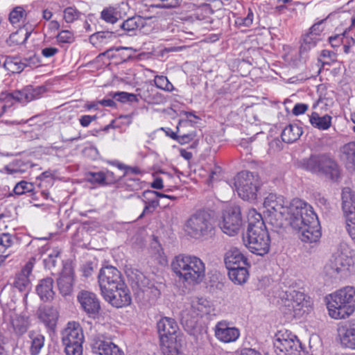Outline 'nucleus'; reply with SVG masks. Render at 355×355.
<instances>
[{
  "mask_svg": "<svg viewBox=\"0 0 355 355\" xmlns=\"http://www.w3.org/2000/svg\"><path fill=\"white\" fill-rule=\"evenodd\" d=\"M306 203L299 198L288 202L282 196L270 193L265 198L263 205L266 209L268 222L273 227L281 228L288 225L293 216L302 211Z\"/></svg>",
  "mask_w": 355,
  "mask_h": 355,
  "instance_id": "1",
  "label": "nucleus"
},
{
  "mask_svg": "<svg viewBox=\"0 0 355 355\" xmlns=\"http://www.w3.org/2000/svg\"><path fill=\"white\" fill-rule=\"evenodd\" d=\"M248 225L243 236L245 245L249 250L259 256L269 252L270 239L262 216L255 209H250L248 214Z\"/></svg>",
  "mask_w": 355,
  "mask_h": 355,
  "instance_id": "2",
  "label": "nucleus"
},
{
  "mask_svg": "<svg viewBox=\"0 0 355 355\" xmlns=\"http://www.w3.org/2000/svg\"><path fill=\"white\" fill-rule=\"evenodd\" d=\"M288 225L300 233V238L304 243H316L321 237V227L313 207L306 204L297 216H293Z\"/></svg>",
  "mask_w": 355,
  "mask_h": 355,
  "instance_id": "3",
  "label": "nucleus"
},
{
  "mask_svg": "<svg viewBox=\"0 0 355 355\" xmlns=\"http://www.w3.org/2000/svg\"><path fill=\"white\" fill-rule=\"evenodd\" d=\"M171 268L180 279L189 284H200L205 277V263L196 256L179 254L173 260Z\"/></svg>",
  "mask_w": 355,
  "mask_h": 355,
  "instance_id": "4",
  "label": "nucleus"
},
{
  "mask_svg": "<svg viewBox=\"0 0 355 355\" xmlns=\"http://www.w3.org/2000/svg\"><path fill=\"white\" fill-rule=\"evenodd\" d=\"M327 309L331 318L338 320L345 319L355 311V289L345 287L329 295Z\"/></svg>",
  "mask_w": 355,
  "mask_h": 355,
  "instance_id": "5",
  "label": "nucleus"
},
{
  "mask_svg": "<svg viewBox=\"0 0 355 355\" xmlns=\"http://www.w3.org/2000/svg\"><path fill=\"white\" fill-rule=\"evenodd\" d=\"M299 168L313 174L324 176L331 180H336L340 175L338 166L328 154H313L308 158L298 162Z\"/></svg>",
  "mask_w": 355,
  "mask_h": 355,
  "instance_id": "6",
  "label": "nucleus"
},
{
  "mask_svg": "<svg viewBox=\"0 0 355 355\" xmlns=\"http://www.w3.org/2000/svg\"><path fill=\"white\" fill-rule=\"evenodd\" d=\"M214 221L211 214L199 210L192 214L186 221L185 231L191 237L201 239L213 234Z\"/></svg>",
  "mask_w": 355,
  "mask_h": 355,
  "instance_id": "7",
  "label": "nucleus"
},
{
  "mask_svg": "<svg viewBox=\"0 0 355 355\" xmlns=\"http://www.w3.org/2000/svg\"><path fill=\"white\" fill-rule=\"evenodd\" d=\"M45 90L44 87H33L28 85L21 90H16L12 93H1L0 96V117L12 107L15 102L27 103L40 98Z\"/></svg>",
  "mask_w": 355,
  "mask_h": 355,
  "instance_id": "8",
  "label": "nucleus"
},
{
  "mask_svg": "<svg viewBox=\"0 0 355 355\" xmlns=\"http://www.w3.org/2000/svg\"><path fill=\"white\" fill-rule=\"evenodd\" d=\"M234 186L242 199L255 200L259 187V177L252 172L241 171L234 177Z\"/></svg>",
  "mask_w": 355,
  "mask_h": 355,
  "instance_id": "9",
  "label": "nucleus"
},
{
  "mask_svg": "<svg viewBox=\"0 0 355 355\" xmlns=\"http://www.w3.org/2000/svg\"><path fill=\"white\" fill-rule=\"evenodd\" d=\"M162 347H180L182 336L175 320L171 318H162L157 324Z\"/></svg>",
  "mask_w": 355,
  "mask_h": 355,
  "instance_id": "10",
  "label": "nucleus"
},
{
  "mask_svg": "<svg viewBox=\"0 0 355 355\" xmlns=\"http://www.w3.org/2000/svg\"><path fill=\"white\" fill-rule=\"evenodd\" d=\"M354 263L352 252L346 244H340L332 254L326 266L331 275L346 272Z\"/></svg>",
  "mask_w": 355,
  "mask_h": 355,
  "instance_id": "11",
  "label": "nucleus"
},
{
  "mask_svg": "<svg viewBox=\"0 0 355 355\" xmlns=\"http://www.w3.org/2000/svg\"><path fill=\"white\" fill-rule=\"evenodd\" d=\"M242 226L241 209L237 205L227 206L223 211L219 227L223 233L233 236L239 232Z\"/></svg>",
  "mask_w": 355,
  "mask_h": 355,
  "instance_id": "12",
  "label": "nucleus"
},
{
  "mask_svg": "<svg viewBox=\"0 0 355 355\" xmlns=\"http://www.w3.org/2000/svg\"><path fill=\"white\" fill-rule=\"evenodd\" d=\"M342 205L345 216V230L355 244V193L349 187L343 189Z\"/></svg>",
  "mask_w": 355,
  "mask_h": 355,
  "instance_id": "13",
  "label": "nucleus"
},
{
  "mask_svg": "<svg viewBox=\"0 0 355 355\" xmlns=\"http://www.w3.org/2000/svg\"><path fill=\"white\" fill-rule=\"evenodd\" d=\"M299 340L287 331H279L274 340L275 351L277 355H292L297 350Z\"/></svg>",
  "mask_w": 355,
  "mask_h": 355,
  "instance_id": "14",
  "label": "nucleus"
},
{
  "mask_svg": "<svg viewBox=\"0 0 355 355\" xmlns=\"http://www.w3.org/2000/svg\"><path fill=\"white\" fill-rule=\"evenodd\" d=\"M98 278L101 293L112 290L115 286H123V284L125 283L121 272L112 266L103 267L99 272Z\"/></svg>",
  "mask_w": 355,
  "mask_h": 355,
  "instance_id": "15",
  "label": "nucleus"
},
{
  "mask_svg": "<svg viewBox=\"0 0 355 355\" xmlns=\"http://www.w3.org/2000/svg\"><path fill=\"white\" fill-rule=\"evenodd\" d=\"M92 352L98 355H124L123 351L103 335L92 336L89 343Z\"/></svg>",
  "mask_w": 355,
  "mask_h": 355,
  "instance_id": "16",
  "label": "nucleus"
},
{
  "mask_svg": "<svg viewBox=\"0 0 355 355\" xmlns=\"http://www.w3.org/2000/svg\"><path fill=\"white\" fill-rule=\"evenodd\" d=\"M185 119H181L179 121L177 126V132H174L171 129H168L171 132L170 137L174 140H176L180 144H186L193 140L196 137V132L195 130L189 131L186 133L184 130V128L193 127V125L196 123V121H193L189 119L191 116L198 119V117L192 112H186L184 113Z\"/></svg>",
  "mask_w": 355,
  "mask_h": 355,
  "instance_id": "17",
  "label": "nucleus"
},
{
  "mask_svg": "<svg viewBox=\"0 0 355 355\" xmlns=\"http://www.w3.org/2000/svg\"><path fill=\"white\" fill-rule=\"evenodd\" d=\"M104 299L116 308L126 306L131 303V296L125 284L101 293Z\"/></svg>",
  "mask_w": 355,
  "mask_h": 355,
  "instance_id": "18",
  "label": "nucleus"
},
{
  "mask_svg": "<svg viewBox=\"0 0 355 355\" xmlns=\"http://www.w3.org/2000/svg\"><path fill=\"white\" fill-rule=\"evenodd\" d=\"M35 259L31 258L24 266L21 270L17 272L15 277L12 285L19 292L24 293V296L27 297L31 289V276L34 267Z\"/></svg>",
  "mask_w": 355,
  "mask_h": 355,
  "instance_id": "19",
  "label": "nucleus"
},
{
  "mask_svg": "<svg viewBox=\"0 0 355 355\" xmlns=\"http://www.w3.org/2000/svg\"><path fill=\"white\" fill-rule=\"evenodd\" d=\"M282 302L288 311L293 312L295 316L302 315L305 312L303 309L306 308L309 303L303 293L295 290L286 292Z\"/></svg>",
  "mask_w": 355,
  "mask_h": 355,
  "instance_id": "20",
  "label": "nucleus"
},
{
  "mask_svg": "<svg viewBox=\"0 0 355 355\" xmlns=\"http://www.w3.org/2000/svg\"><path fill=\"white\" fill-rule=\"evenodd\" d=\"M81 309L89 317L96 318L101 311V304L96 295L88 291H81L77 295Z\"/></svg>",
  "mask_w": 355,
  "mask_h": 355,
  "instance_id": "21",
  "label": "nucleus"
},
{
  "mask_svg": "<svg viewBox=\"0 0 355 355\" xmlns=\"http://www.w3.org/2000/svg\"><path fill=\"white\" fill-rule=\"evenodd\" d=\"M127 274L133 288H137L143 293L149 292L154 296L160 294L159 291L155 286L154 282L147 278L141 271L133 269L128 271Z\"/></svg>",
  "mask_w": 355,
  "mask_h": 355,
  "instance_id": "22",
  "label": "nucleus"
},
{
  "mask_svg": "<svg viewBox=\"0 0 355 355\" xmlns=\"http://www.w3.org/2000/svg\"><path fill=\"white\" fill-rule=\"evenodd\" d=\"M214 334L220 342L229 343L235 342L239 338L240 331L236 327H231L227 321L221 320L216 323Z\"/></svg>",
  "mask_w": 355,
  "mask_h": 355,
  "instance_id": "23",
  "label": "nucleus"
},
{
  "mask_svg": "<svg viewBox=\"0 0 355 355\" xmlns=\"http://www.w3.org/2000/svg\"><path fill=\"white\" fill-rule=\"evenodd\" d=\"M37 315L46 328L50 330L55 329L59 316L55 307L49 305L40 306L37 311Z\"/></svg>",
  "mask_w": 355,
  "mask_h": 355,
  "instance_id": "24",
  "label": "nucleus"
},
{
  "mask_svg": "<svg viewBox=\"0 0 355 355\" xmlns=\"http://www.w3.org/2000/svg\"><path fill=\"white\" fill-rule=\"evenodd\" d=\"M40 187V184L35 187L31 182L21 180L15 184L12 191L17 196L28 194L29 196H31L34 200H38L37 194L40 192L44 198L47 199L49 193L46 190L41 191Z\"/></svg>",
  "mask_w": 355,
  "mask_h": 355,
  "instance_id": "25",
  "label": "nucleus"
},
{
  "mask_svg": "<svg viewBox=\"0 0 355 355\" xmlns=\"http://www.w3.org/2000/svg\"><path fill=\"white\" fill-rule=\"evenodd\" d=\"M139 31L144 34H150L162 31L166 27V20L162 17L153 16L150 17H141Z\"/></svg>",
  "mask_w": 355,
  "mask_h": 355,
  "instance_id": "26",
  "label": "nucleus"
},
{
  "mask_svg": "<svg viewBox=\"0 0 355 355\" xmlns=\"http://www.w3.org/2000/svg\"><path fill=\"white\" fill-rule=\"evenodd\" d=\"M339 336L343 347L355 349V321L342 327L339 329Z\"/></svg>",
  "mask_w": 355,
  "mask_h": 355,
  "instance_id": "27",
  "label": "nucleus"
},
{
  "mask_svg": "<svg viewBox=\"0 0 355 355\" xmlns=\"http://www.w3.org/2000/svg\"><path fill=\"white\" fill-rule=\"evenodd\" d=\"M75 340H84V335L80 324L76 322H70L62 332L63 343Z\"/></svg>",
  "mask_w": 355,
  "mask_h": 355,
  "instance_id": "28",
  "label": "nucleus"
},
{
  "mask_svg": "<svg viewBox=\"0 0 355 355\" xmlns=\"http://www.w3.org/2000/svg\"><path fill=\"white\" fill-rule=\"evenodd\" d=\"M36 292L42 301H51L55 295L53 279L46 277L41 279L36 286Z\"/></svg>",
  "mask_w": 355,
  "mask_h": 355,
  "instance_id": "29",
  "label": "nucleus"
},
{
  "mask_svg": "<svg viewBox=\"0 0 355 355\" xmlns=\"http://www.w3.org/2000/svg\"><path fill=\"white\" fill-rule=\"evenodd\" d=\"M224 261L227 269L236 266L248 265L247 259L236 248H232L225 253Z\"/></svg>",
  "mask_w": 355,
  "mask_h": 355,
  "instance_id": "30",
  "label": "nucleus"
},
{
  "mask_svg": "<svg viewBox=\"0 0 355 355\" xmlns=\"http://www.w3.org/2000/svg\"><path fill=\"white\" fill-rule=\"evenodd\" d=\"M14 241L15 236L8 233L0 235V263L12 253V247Z\"/></svg>",
  "mask_w": 355,
  "mask_h": 355,
  "instance_id": "31",
  "label": "nucleus"
},
{
  "mask_svg": "<svg viewBox=\"0 0 355 355\" xmlns=\"http://www.w3.org/2000/svg\"><path fill=\"white\" fill-rule=\"evenodd\" d=\"M309 118L311 125L320 130H327L331 126L332 117L329 114L321 116L318 112H313Z\"/></svg>",
  "mask_w": 355,
  "mask_h": 355,
  "instance_id": "32",
  "label": "nucleus"
},
{
  "mask_svg": "<svg viewBox=\"0 0 355 355\" xmlns=\"http://www.w3.org/2000/svg\"><path fill=\"white\" fill-rule=\"evenodd\" d=\"M248 265L236 266L228 269V275L230 279L236 284H242L245 283L248 278Z\"/></svg>",
  "mask_w": 355,
  "mask_h": 355,
  "instance_id": "33",
  "label": "nucleus"
},
{
  "mask_svg": "<svg viewBox=\"0 0 355 355\" xmlns=\"http://www.w3.org/2000/svg\"><path fill=\"white\" fill-rule=\"evenodd\" d=\"M302 134L301 127L296 124H290L283 130L281 137L284 142L289 144L297 141Z\"/></svg>",
  "mask_w": 355,
  "mask_h": 355,
  "instance_id": "34",
  "label": "nucleus"
},
{
  "mask_svg": "<svg viewBox=\"0 0 355 355\" xmlns=\"http://www.w3.org/2000/svg\"><path fill=\"white\" fill-rule=\"evenodd\" d=\"M317 44L315 40L308 37H303V42L300 46L298 60L301 64H304L310 58L311 49L315 47Z\"/></svg>",
  "mask_w": 355,
  "mask_h": 355,
  "instance_id": "35",
  "label": "nucleus"
},
{
  "mask_svg": "<svg viewBox=\"0 0 355 355\" xmlns=\"http://www.w3.org/2000/svg\"><path fill=\"white\" fill-rule=\"evenodd\" d=\"M31 355H38L44 345V336L33 331L28 332Z\"/></svg>",
  "mask_w": 355,
  "mask_h": 355,
  "instance_id": "36",
  "label": "nucleus"
},
{
  "mask_svg": "<svg viewBox=\"0 0 355 355\" xmlns=\"http://www.w3.org/2000/svg\"><path fill=\"white\" fill-rule=\"evenodd\" d=\"M31 34V31L24 28H20L16 32L10 34L9 38L6 40V43L9 46L22 44L26 42Z\"/></svg>",
  "mask_w": 355,
  "mask_h": 355,
  "instance_id": "37",
  "label": "nucleus"
},
{
  "mask_svg": "<svg viewBox=\"0 0 355 355\" xmlns=\"http://www.w3.org/2000/svg\"><path fill=\"white\" fill-rule=\"evenodd\" d=\"M341 151L347 168L355 171V142L345 144Z\"/></svg>",
  "mask_w": 355,
  "mask_h": 355,
  "instance_id": "38",
  "label": "nucleus"
},
{
  "mask_svg": "<svg viewBox=\"0 0 355 355\" xmlns=\"http://www.w3.org/2000/svg\"><path fill=\"white\" fill-rule=\"evenodd\" d=\"M191 308L197 315L202 316L211 311V302L203 297H197L192 301Z\"/></svg>",
  "mask_w": 355,
  "mask_h": 355,
  "instance_id": "39",
  "label": "nucleus"
},
{
  "mask_svg": "<svg viewBox=\"0 0 355 355\" xmlns=\"http://www.w3.org/2000/svg\"><path fill=\"white\" fill-rule=\"evenodd\" d=\"M141 16H134L125 20L121 25V28L129 35L135 34V31L139 30Z\"/></svg>",
  "mask_w": 355,
  "mask_h": 355,
  "instance_id": "40",
  "label": "nucleus"
},
{
  "mask_svg": "<svg viewBox=\"0 0 355 355\" xmlns=\"http://www.w3.org/2000/svg\"><path fill=\"white\" fill-rule=\"evenodd\" d=\"M327 18L320 20L315 23L310 28L309 32L304 35V37H308L315 40V43L317 44L320 40V36L323 31L324 30V23L327 21Z\"/></svg>",
  "mask_w": 355,
  "mask_h": 355,
  "instance_id": "41",
  "label": "nucleus"
},
{
  "mask_svg": "<svg viewBox=\"0 0 355 355\" xmlns=\"http://www.w3.org/2000/svg\"><path fill=\"white\" fill-rule=\"evenodd\" d=\"M3 66L11 73H20L24 69L26 64L21 62L17 58L8 57L5 59Z\"/></svg>",
  "mask_w": 355,
  "mask_h": 355,
  "instance_id": "42",
  "label": "nucleus"
},
{
  "mask_svg": "<svg viewBox=\"0 0 355 355\" xmlns=\"http://www.w3.org/2000/svg\"><path fill=\"white\" fill-rule=\"evenodd\" d=\"M109 175H113V172L109 171H107L106 173L103 171L88 172L86 174V178L87 181L92 184H103L108 180Z\"/></svg>",
  "mask_w": 355,
  "mask_h": 355,
  "instance_id": "43",
  "label": "nucleus"
},
{
  "mask_svg": "<svg viewBox=\"0 0 355 355\" xmlns=\"http://www.w3.org/2000/svg\"><path fill=\"white\" fill-rule=\"evenodd\" d=\"M112 98L123 103H138L139 98L136 94L125 92H110L109 94Z\"/></svg>",
  "mask_w": 355,
  "mask_h": 355,
  "instance_id": "44",
  "label": "nucleus"
},
{
  "mask_svg": "<svg viewBox=\"0 0 355 355\" xmlns=\"http://www.w3.org/2000/svg\"><path fill=\"white\" fill-rule=\"evenodd\" d=\"M33 165L29 162H24L21 159L16 160L12 166L7 167L6 169L10 174L24 173L31 168Z\"/></svg>",
  "mask_w": 355,
  "mask_h": 355,
  "instance_id": "45",
  "label": "nucleus"
},
{
  "mask_svg": "<svg viewBox=\"0 0 355 355\" xmlns=\"http://www.w3.org/2000/svg\"><path fill=\"white\" fill-rule=\"evenodd\" d=\"M355 26V17L351 18V25L345 28V31L340 34H336L334 36L329 37V42L333 47L340 46L341 43L344 42V36H345L348 32H349L353 27Z\"/></svg>",
  "mask_w": 355,
  "mask_h": 355,
  "instance_id": "46",
  "label": "nucleus"
},
{
  "mask_svg": "<svg viewBox=\"0 0 355 355\" xmlns=\"http://www.w3.org/2000/svg\"><path fill=\"white\" fill-rule=\"evenodd\" d=\"M26 12L22 6H17L9 15V20L13 25L18 24L26 17Z\"/></svg>",
  "mask_w": 355,
  "mask_h": 355,
  "instance_id": "47",
  "label": "nucleus"
},
{
  "mask_svg": "<svg viewBox=\"0 0 355 355\" xmlns=\"http://www.w3.org/2000/svg\"><path fill=\"white\" fill-rule=\"evenodd\" d=\"M60 293L64 295H69L72 291L71 279L69 277H61L58 279Z\"/></svg>",
  "mask_w": 355,
  "mask_h": 355,
  "instance_id": "48",
  "label": "nucleus"
},
{
  "mask_svg": "<svg viewBox=\"0 0 355 355\" xmlns=\"http://www.w3.org/2000/svg\"><path fill=\"white\" fill-rule=\"evenodd\" d=\"M155 86L162 90L166 92H172L175 90V87L173 84L168 80L166 76H156L154 78Z\"/></svg>",
  "mask_w": 355,
  "mask_h": 355,
  "instance_id": "49",
  "label": "nucleus"
},
{
  "mask_svg": "<svg viewBox=\"0 0 355 355\" xmlns=\"http://www.w3.org/2000/svg\"><path fill=\"white\" fill-rule=\"evenodd\" d=\"M60 255V250L58 249L53 250V251L44 259V263L46 268L51 270L57 265V259Z\"/></svg>",
  "mask_w": 355,
  "mask_h": 355,
  "instance_id": "50",
  "label": "nucleus"
},
{
  "mask_svg": "<svg viewBox=\"0 0 355 355\" xmlns=\"http://www.w3.org/2000/svg\"><path fill=\"white\" fill-rule=\"evenodd\" d=\"M64 19L67 23H72L78 19L81 12L74 7H67L64 10Z\"/></svg>",
  "mask_w": 355,
  "mask_h": 355,
  "instance_id": "51",
  "label": "nucleus"
},
{
  "mask_svg": "<svg viewBox=\"0 0 355 355\" xmlns=\"http://www.w3.org/2000/svg\"><path fill=\"white\" fill-rule=\"evenodd\" d=\"M101 18L107 23L114 24L118 21V13L114 8H105L101 12Z\"/></svg>",
  "mask_w": 355,
  "mask_h": 355,
  "instance_id": "52",
  "label": "nucleus"
},
{
  "mask_svg": "<svg viewBox=\"0 0 355 355\" xmlns=\"http://www.w3.org/2000/svg\"><path fill=\"white\" fill-rule=\"evenodd\" d=\"M253 19L254 13L251 9H249L245 17H239L236 19L235 24L239 27H250L252 24Z\"/></svg>",
  "mask_w": 355,
  "mask_h": 355,
  "instance_id": "53",
  "label": "nucleus"
},
{
  "mask_svg": "<svg viewBox=\"0 0 355 355\" xmlns=\"http://www.w3.org/2000/svg\"><path fill=\"white\" fill-rule=\"evenodd\" d=\"M56 38L60 43H72L74 40L73 33L67 30L60 32Z\"/></svg>",
  "mask_w": 355,
  "mask_h": 355,
  "instance_id": "54",
  "label": "nucleus"
},
{
  "mask_svg": "<svg viewBox=\"0 0 355 355\" xmlns=\"http://www.w3.org/2000/svg\"><path fill=\"white\" fill-rule=\"evenodd\" d=\"M83 155L92 159H96L98 157L99 153L98 149L92 145L86 146L83 150Z\"/></svg>",
  "mask_w": 355,
  "mask_h": 355,
  "instance_id": "55",
  "label": "nucleus"
},
{
  "mask_svg": "<svg viewBox=\"0 0 355 355\" xmlns=\"http://www.w3.org/2000/svg\"><path fill=\"white\" fill-rule=\"evenodd\" d=\"M178 3V0H159V3L153 4V6L159 8H169L175 7Z\"/></svg>",
  "mask_w": 355,
  "mask_h": 355,
  "instance_id": "56",
  "label": "nucleus"
},
{
  "mask_svg": "<svg viewBox=\"0 0 355 355\" xmlns=\"http://www.w3.org/2000/svg\"><path fill=\"white\" fill-rule=\"evenodd\" d=\"M59 52V49L55 47H46L42 49V55L46 58H51Z\"/></svg>",
  "mask_w": 355,
  "mask_h": 355,
  "instance_id": "57",
  "label": "nucleus"
},
{
  "mask_svg": "<svg viewBox=\"0 0 355 355\" xmlns=\"http://www.w3.org/2000/svg\"><path fill=\"white\" fill-rule=\"evenodd\" d=\"M126 184L130 187L131 190H137L141 187L139 178H126Z\"/></svg>",
  "mask_w": 355,
  "mask_h": 355,
  "instance_id": "58",
  "label": "nucleus"
},
{
  "mask_svg": "<svg viewBox=\"0 0 355 355\" xmlns=\"http://www.w3.org/2000/svg\"><path fill=\"white\" fill-rule=\"evenodd\" d=\"M309 106L304 103H297L293 108L292 112L294 115L297 116L304 114L308 109Z\"/></svg>",
  "mask_w": 355,
  "mask_h": 355,
  "instance_id": "59",
  "label": "nucleus"
},
{
  "mask_svg": "<svg viewBox=\"0 0 355 355\" xmlns=\"http://www.w3.org/2000/svg\"><path fill=\"white\" fill-rule=\"evenodd\" d=\"M96 118V115H83L80 118L79 121L83 127L86 128L88 127L93 121H95Z\"/></svg>",
  "mask_w": 355,
  "mask_h": 355,
  "instance_id": "60",
  "label": "nucleus"
},
{
  "mask_svg": "<svg viewBox=\"0 0 355 355\" xmlns=\"http://www.w3.org/2000/svg\"><path fill=\"white\" fill-rule=\"evenodd\" d=\"M140 98L143 99L145 102H146L148 104H157L158 101L157 100V97L155 96H152L150 94L147 95V92H144L141 94H139Z\"/></svg>",
  "mask_w": 355,
  "mask_h": 355,
  "instance_id": "61",
  "label": "nucleus"
},
{
  "mask_svg": "<svg viewBox=\"0 0 355 355\" xmlns=\"http://www.w3.org/2000/svg\"><path fill=\"white\" fill-rule=\"evenodd\" d=\"M66 355H82L83 347H68L64 348Z\"/></svg>",
  "mask_w": 355,
  "mask_h": 355,
  "instance_id": "62",
  "label": "nucleus"
},
{
  "mask_svg": "<svg viewBox=\"0 0 355 355\" xmlns=\"http://www.w3.org/2000/svg\"><path fill=\"white\" fill-rule=\"evenodd\" d=\"M221 172V168L219 166H214V169H212L210 172L209 176V181L210 182H213L215 180H217L219 178L220 173Z\"/></svg>",
  "mask_w": 355,
  "mask_h": 355,
  "instance_id": "63",
  "label": "nucleus"
},
{
  "mask_svg": "<svg viewBox=\"0 0 355 355\" xmlns=\"http://www.w3.org/2000/svg\"><path fill=\"white\" fill-rule=\"evenodd\" d=\"M180 347H162L164 355H180Z\"/></svg>",
  "mask_w": 355,
  "mask_h": 355,
  "instance_id": "64",
  "label": "nucleus"
}]
</instances>
